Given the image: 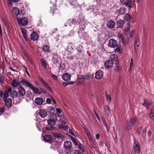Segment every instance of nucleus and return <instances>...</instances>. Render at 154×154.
<instances>
[{"instance_id":"f257e3e1","label":"nucleus","mask_w":154,"mask_h":154,"mask_svg":"<svg viewBox=\"0 0 154 154\" xmlns=\"http://www.w3.org/2000/svg\"><path fill=\"white\" fill-rule=\"evenodd\" d=\"M72 24H76L79 25V29L81 31H83L85 29V25H87L88 23L87 21L85 19V17L82 15H79L78 17H77L76 19H74L72 20L71 21L70 20H69L67 22V25L65 24V26H68V25L70 26H71Z\"/></svg>"},{"instance_id":"f03ea898","label":"nucleus","mask_w":154,"mask_h":154,"mask_svg":"<svg viewBox=\"0 0 154 154\" xmlns=\"http://www.w3.org/2000/svg\"><path fill=\"white\" fill-rule=\"evenodd\" d=\"M8 91L13 98V102L15 101L17 102L16 99L19 98L17 92L15 90H12V88L10 87L8 88Z\"/></svg>"},{"instance_id":"7ed1b4c3","label":"nucleus","mask_w":154,"mask_h":154,"mask_svg":"<svg viewBox=\"0 0 154 154\" xmlns=\"http://www.w3.org/2000/svg\"><path fill=\"white\" fill-rule=\"evenodd\" d=\"M17 20L18 24L23 26H26L28 24V20L26 17H22L21 18H17Z\"/></svg>"},{"instance_id":"20e7f679","label":"nucleus","mask_w":154,"mask_h":154,"mask_svg":"<svg viewBox=\"0 0 154 154\" xmlns=\"http://www.w3.org/2000/svg\"><path fill=\"white\" fill-rule=\"evenodd\" d=\"M133 147L135 152L139 153L140 152V143L137 141H134L133 145Z\"/></svg>"},{"instance_id":"39448f33","label":"nucleus","mask_w":154,"mask_h":154,"mask_svg":"<svg viewBox=\"0 0 154 154\" xmlns=\"http://www.w3.org/2000/svg\"><path fill=\"white\" fill-rule=\"evenodd\" d=\"M120 2L122 5L129 8L133 7L131 0H120Z\"/></svg>"},{"instance_id":"423d86ee","label":"nucleus","mask_w":154,"mask_h":154,"mask_svg":"<svg viewBox=\"0 0 154 154\" xmlns=\"http://www.w3.org/2000/svg\"><path fill=\"white\" fill-rule=\"evenodd\" d=\"M18 89L17 93L19 94V97L24 96L26 94V91L24 88L22 86H20Z\"/></svg>"},{"instance_id":"0eeeda50","label":"nucleus","mask_w":154,"mask_h":154,"mask_svg":"<svg viewBox=\"0 0 154 154\" xmlns=\"http://www.w3.org/2000/svg\"><path fill=\"white\" fill-rule=\"evenodd\" d=\"M79 36L81 39H84L86 41L89 38L88 35L85 32L79 33Z\"/></svg>"},{"instance_id":"6e6552de","label":"nucleus","mask_w":154,"mask_h":154,"mask_svg":"<svg viewBox=\"0 0 154 154\" xmlns=\"http://www.w3.org/2000/svg\"><path fill=\"white\" fill-rule=\"evenodd\" d=\"M21 81H18L16 79H14L11 83V86L14 88H16L18 86H21Z\"/></svg>"},{"instance_id":"1a4fd4ad","label":"nucleus","mask_w":154,"mask_h":154,"mask_svg":"<svg viewBox=\"0 0 154 154\" xmlns=\"http://www.w3.org/2000/svg\"><path fill=\"white\" fill-rule=\"evenodd\" d=\"M109 45L111 48H115L117 46V42L114 39H110L109 41Z\"/></svg>"},{"instance_id":"9d476101","label":"nucleus","mask_w":154,"mask_h":154,"mask_svg":"<svg viewBox=\"0 0 154 154\" xmlns=\"http://www.w3.org/2000/svg\"><path fill=\"white\" fill-rule=\"evenodd\" d=\"M21 83L23 85L25 86L26 87L30 88L31 87H32V85L25 79H22L21 81Z\"/></svg>"},{"instance_id":"9b49d317","label":"nucleus","mask_w":154,"mask_h":154,"mask_svg":"<svg viewBox=\"0 0 154 154\" xmlns=\"http://www.w3.org/2000/svg\"><path fill=\"white\" fill-rule=\"evenodd\" d=\"M113 65V63L111 60H106L105 63V66L106 68L109 69L112 68Z\"/></svg>"},{"instance_id":"f8f14e48","label":"nucleus","mask_w":154,"mask_h":154,"mask_svg":"<svg viewBox=\"0 0 154 154\" xmlns=\"http://www.w3.org/2000/svg\"><path fill=\"white\" fill-rule=\"evenodd\" d=\"M70 75L68 73H63L62 76V78L63 80L66 82L69 81L71 79Z\"/></svg>"},{"instance_id":"ddd939ff","label":"nucleus","mask_w":154,"mask_h":154,"mask_svg":"<svg viewBox=\"0 0 154 154\" xmlns=\"http://www.w3.org/2000/svg\"><path fill=\"white\" fill-rule=\"evenodd\" d=\"M103 76V72L100 70L97 72L95 74V77L97 79H100Z\"/></svg>"},{"instance_id":"4468645a","label":"nucleus","mask_w":154,"mask_h":154,"mask_svg":"<svg viewBox=\"0 0 154 154\" xmlns=\"http://www.w3.org/2000/svg\"><path fill=\"white\" fill-rule=\"evenodd\" d=\"M53 62L56 65L60 64L59 61L60 60V58L57 55H54L53 57Z\"/></svg>"},{"instance_id":"2eb2a0df","label":"nucleus","mask_w":154,"mask_h":154,"mask_svg":"<svg viewBox=\"0 0 154 154\" xmlns=\"http://www.w3.org/2000/svg\"><path fill=\"white\" fill-rule=\"evenodd\" d=\"M152 104V102L147 99H145L143 105L146 107H148Z\"/></svg>"},{"instance_id":"dca6fc26","label":"nucleus","mask_w":154,"mask_h":154,"mask_svg":"<svg viewBox=\"0 0 154 154\" xmlns=\"http://www.w3.org/2000/svg\"><path fill=\"white\" fill-rule=\"evenodd\" d=\"M64 146L66 149H70L72 148V144L69 141H66L65 142Z\"/></svg>"},{"instance_id":"f3484780","label":"nucleus","mask_w":154,"mask_h":154,"mask_svg":"<svg viewBox=\"0 0 154 154\" xmlns=\"http://www.w3.org/2000/svg\"><path fill=\"white\" fill-rule=\"evenodd\" d=\"M38 35L37 33L35 32H33L30 35L31 39L33 41L36 40L38 38Z\"/></svg>"},{"instance_id":"a211bd4d","label":"nucleus","mask_w":154,"mask_h":154,"mask_svg":"<svg viewBox=\"0 0 154 154\" xmlns=\"http://www.w3.org/2000/svg\"><path fill=\"white\" fill-rule=\"evenodd\" d=\"M5 104L8 107H9L12 104V100L9 98L4 100Z\"/></svg>"},{"instance_id":"6ab92c4d","label":"nucleus","mask_w":154,"mask_h":154,"mask_svg":"<svg viewBox=\"0 0 154 154\" xmlns=\"http://www.w3.org/2000/svg\"><path fill=\"white\" fill-rule=\"evenodd\" d=\"M115 25V22L114 21L110 20L107 22V26L110 29L113 28Z\"/></svg>"},{"instance_id":"aec40b11","label":"nucleus","mask_w":154,"mask_h":154,"mask_svg":"<svg viewBox=\"0 0 154 154\" xmlns=\"http://www.w3.org/2000/svg\"><path fill=\"white\" fill-rule=\"evenodd\" d=\"M12 13L14 15L16 16L21 15V13H20L19 9L16 7L13 8L12 10Z\"/></svg>"},{"instance_id":"412c9836","label":"nucleus","mask_w":154,"mask_h":154,"mask_svg":"<svg viewBox=\"0 0 154 154\" xmlns=\"http://www.w3.org/2000/svg\"><path fill=\"white\" fill-rule=\"evenodd\" d=\"M104 111L106 115L109 116L111 113L110 109L108 106L105 105L104 106Z\"/></svg>"},{"instance_id":"4be33fe9","label":"nucleus","mask_w":154,"mask_h":154,"mask_svg":"<svg viewBox=\"0 0 154 154\" xmlns=\"http://www.w3.org/2000/svg\"><path fill=\"white\" fill-rule=\"evenodd\" d=\"M35 102L37 104L40 105L43 103V100L42 98L37 97L35 99Z\"/></svg>"},{"instance_id":"5701e85b","label":"nucleus","mask_w":154,"mask_h":154,"mask_svg":"<svg viewBox=\"0 0 154 154\" xmlns=\"http://www.w3.org/2000/svg\"><path fill=\"white\" fill-rule=\"evenodd\" d=\"M39 116L42 117L44 118L47 115L46 112L44 109H41L39 110Z\"/></svg>"},{"instance_id":"b1692460","label":"nucleus","mask_w":154,"mask_h":154,"mask_svg":"<svg viewBox=\"0 0 154 154\" xmlns=\"http://www.w3.org/2000/svg\"><path fill=\"white\" fill-rule=\"evenodd\" d=\"M21 31L24 38L26 41L28 39V38L27 36V34L26 30L24 28H22Z\"/></svg>"},{"instance_id":"393cba45","label":"nucleus","mask_w":154,"mask_h":154,"mask_svg":"<svg viewBox=\"0 0 154 154\" xmlns=\"http://www.w3.org/2000/svg\"><path fill=\"white\" fill-rule=\"evenodd\" d=\"M32 86V87H31L30 89L32 90L33 92L35 94H40V92L39 89L38 88H34L33 85Z\"/></svg>"},{"instance_id":"a878e982","label":"nucleus","mask_w":154,"mask_h":154,"mask_svg":"<svg viewBox=\"0 0 154 154\" xmlns=\"http://www.w3.org/2000/svg\"><path fill=\"white\" fill-rule=\"evenodd\" d=\"M118 56L117 55L113 54L110 56V59L112 61H119V60H118Z\"/></svg>"},{"instance_id":"bb28decb","label":"nucleus","mask_w":154,"mask_h":154,"mask_svg":"<svg viewBox=\"0 0 154 154\" xmlns=\"http://www.w3.org/2000/svg\"><path fill=\"white\" fill-rule=\"evenodd\" d=\"M133 125L129 122L128 121L126 125L125 129L127 131H128L130 130L131 128V127Z\"/></svg>"},{"instance_id":"cd10ccee","label":"nucleus","mask_w":154,"mask_h":154,"mask_svg":"<svg viewBox=\"0 0 154 154\" xmlns=\"http://www.w3.org/2000/svg\"><path fill=\"white\" fill-rule=\"evenodd\" d=\"M126 10L125 8L122 7L118 10V12L119 14H123L125 13Z\"/></svg>"},{"instance_id":"c85d7f7f","label":"nucleus","mask_w":154,"mask_h":154,"mask_svg":"<svg viewBox=\"0 0 154 154\" xmlns=\"http://www.w3.org/2000/svg\"><path fill=\"white\" fill-rule=\"evenodd\" d=\"M140 41L139 38L138 37H136L135 38L134 43V47L135 48L139 47L140 44Z\"/></svg>"},{"instance_id":"c756f323","label":"nucleus","mask_w":154,"mask_h":154,"mask_svg":"<svg viewBox=\"0 0 154 154\" xmlns=\"http://www.w3.org/2000/svg\"><path fill=\"white\" fill-rule=\"evenodd\" d=\"M124 21L122 20H119L117 21V24L118 27L121 28L122 27L124 24Z\"/></svg>"},{"instance_id":"7c9ffc66","label":"nucleus","mask_w":154,"mask_h":154,"mask_svg":"<svg viewBox=\"0 0 154 154\" xmlns=\"http://www.w3.org/2000/svg\"><path fill=\"white\" fill-rule=\"evenodd\" d=\"M138 118L137 117H133L129 121L133 125L134 124L138 121Z\"/></svg>"},{"instance_id":"2f4dec72","label":"nucleus","mask_w":154,"mask_h":154,"mask_svg":"<svg viewBox=\"0 0 154 154\" xmlns=\"http://www.w3.org/2000/svg\"><path fill=\"white\" fill-rule=\"evenodd\" d=\"M149 112L150 116L152 118L153 121L154 120V110L152 109H149Z\"/></svg>"},{"instance_id":"473e14b6","label":"nucleus","mask_w":154,"mask_h":154,"mask_svg":"<svg viewBox=\"0 0 154 154\" xmlns=\"http://www.w3.org/2000/svg\"><path fill=\"white\" fill-rule=\"evenodd\" d=\"M44 140L46 142H49L51 140V136L48 135H45L43 137Z\"/></svg>"},{"instance_id":"72a5a7b5","label":"nucleus","mask_w":154,"mask_h":154,"mask_svg":"<svg viewBox=\"0 0 154 154\" xmlns=\"http://www.w3.org/2000/svg\"><path fill=\"white\" fill-rule=\"evenodd\" d=\"M47 122L49 125L53 126L55 124V121L54 119L48 120Z\"/></svg>"},{"instance_id":"f704fd0d","label":"nucleus","mask_w":154,"mask_h":154,"mask_svg":"<svg viewBox=\"0 0 154 154\" xmlns=\"http://www.w3.org/2000/svg\"><path fill=\"white\" fill-rule=\"evenodd\" d=\"M115 51L116 52L119 53H122V48L121 46H118L116 49H115Z\"/></svg>"},{"instance_id":"c9c22d12","label":"nucleus","mask_w":154,"mask_h":154,"mask_svg":"<svg viewBox=\"0 0 154 154\" xmlns=\"http://www.w3.org/2000/svg\"><path fill=\"white\" fill-rule=\"evenodd\" d=\"M119 63V61H117L116 63V67L115 69V70L116 71H117L118 72H119L122 70V68L121 66H119L118 64Z\"/></svg>"},{"instance_id":"e433bc0d","label":"nucleus","mask_w":154,"mask_h":154,"mask_svg":"<svg viewBox=\"0 0 154 154\" xmlns=\"http://www.w3.org/2000/svg\"><path fill=\"white\" fill-rule=\"evenodd\" d=\"M8 92V89L7 90L4 91V96L3 97V98L4 100H5L7 99V98L9 96Z\"/></svg>"},{"instance_id":"4c0bfd02","label":"nucleus","mask_w":154,"mask_h":154,"mask_svg":"<svg viewBox=\"0 0 154 154\" xmlns=\"http://www.w3.org/2000/svg\"><path fill=\"white\" fill-rule=\"evenodd\" d=\"M118 37L119 39L120 40H121L123 44L125 45V42L124 41L122 35L121 33H119L118 35Z\"/></svg>"},{"instance_id":"58836bf2","label":"nucleus","mask_w":154,"mask_h":154,"mask_svg":"<svg viewBox=\"0 0 154 154\" xmlns=\"http://www.w3.org/2000/svg\"><path fill=\"white\" fill-rule=\"evenodd\" d=\"M41 62L44 69H46L47 68V63L46 62L45 60L44 59L42 58L41 59Z\"/></svg>"},{"instance_id":"ea45409f","label":"nucleus","mask_w":154,"mask_h":154,"mask_svg":"<svg viewBox=\"0 0 154 154\" xmlns=\"http://www.w3.org/2000/svg\"><path fill=\"white\" fill-rule=\"evenodd\" d=\"M43 51L45 52H50V51L49 49V47L46 45H44L43 47Z\"/></svg>"},{"instance_id":"a19ab883","label":"nucleus","mask_w":154,"mask_h":154,"mask_svg":"<svg viewBox=\"0 0 154 154\" xmlns=\"http://www.w3.org/2000/svg\"><path fill=\"white\" fill-rule=\"evenodd\" d=\"M48 112L52 114L55 112L54 108L52 107H49L48 109Z\"/></svg>"},{"instance_id":"79ce46f5","label":"nucleus","mask_w":154,"mask_h":154,"mask_svg":"<svg viewBox=\"0 0 154 154\" xmlns=\"http://www.w3.org/2000/svg\"><path fill=\"white\" fill-rule=\"evenodd\" d=\"M53 135L54 137L58 138H62L63 137V135L59 133H54Z\"/></svg>"},{"instance_id":"37998d69","label":"nucleus","mask_w":154,"mask_h":154,"mask_svg":"<svg viewBox=\"0 0 154 154\" xmlns=\"http://www.w3.org/2000/svg\"><path fill=\"white\" fill-rule=\"evenodd\" d=\"M124 19L127 21H130L131 20V16L129 14H126L124 16Z\"/></svg>"},{"instance_id":"c03bdc74","label":"nucleus","mask_w":154,"mask_h":154,"mask_svg":"<svg viewBox=\"0 0 154 154\" xmlns=\"http://www.w3.org/2000/svg\"><path fill=\"white\" fill-rule=\"evenodd\" d=\"M146 128L145 127L143 130V133L142 134V137L145 139L146 136Z\"/></svg>"},{"instance_id":"a18cd8bd","label":"nucleus","mask_w":154,"mask_h":154,"mask_svg":"<svg viewBox=\"0 0 154 154\" xmlns=\"http://www.w3.org/2000/svg\"><path fill=\"white\" fill-rule=\"evenodd\" d=\"M67 1L69 2L70 5H76V0H72V1L71 0H67Z\"/></svg>"},{"instance_id":"49530a36","label":"nucleus","mask_w":154,"mask_h":154,"mask_svg":"<svg viewBox=\"0 0 154 154\" xmlns=\"http://www.w3.org/2000/svg\"><path fill=\"white\" fill-rule=\"evenodd\" d=\"M91 77V75H88L86 76H82V78L81 79H88Z\"/></svg>"},{"instance_id":"de8ad7c7","label":"nucleus","mask_w":154,"mask_h":154,"mask_svg":"<svg viewBox=\"0 0 154 154\" xmlns=\"http://www.w3.org/2000/svg\"><path fill=\"white\" fill-rule=\"evenodd\" d=\"M32 95V94L31 91H28L27 92L26 96L27 97H30Z\"/></svg>"},{"instance_id":"09e8293b","label":"nucleus","mask_w":154,"mask_h":154,"mask_svg":"<svg viewBox=\"0 0 154 154\" xmlns=\"http://www.w3.org/2000/svg\"><path fill=\"white\" fill-rule=\"evenodd\" d=\"M88 137V139L89 140V141H90V142H91V144L92 145L94 144V142L91 136L90 137Z\"/></svg>"},{"instance_id":"8fccbe9b","label":"nucleus","mask_w":154,"mask_h":154,"mask_svg":"<svg viewBox=\"0 0 154 154\" xmlns=\"http://www.w3.org/2000/svg\"><path fill=\"white\" fill-rule=\"evenodd\" d=\"M56 10V9L55 7V5L54 4H53L52 7H51V11L52 13H53Z\"/></svg>"},{"instance_id":"3c124183","label":"nucleus","mask_w":154,"mask_h":154,"mask_svg":"<svg viewBox=\"0 0 154 154\" xmlns=\"http://www.w3.org/2000/svg\"><path fill=\"white\" fill-rule=\"evenodd\" d=\"M38 79L39 81L41 82V83L43 85H44L46 83L45 81L43 79L39 77Z\"/></svg>"},{"instance_id":"603ef678","label":"nucleus","mask_w":154,"mask_h":154,"mask_svg":"<svg viewBox=\"0 0 154 154\" xmlns=\"http://www.w3.org/2000/svg\"><path fill=\"white\" fill-rule=\"evenodd\" d=\"M106 99L107 100L110 101L111 100V98L110 97H109V95L107 94L106 93Z\"/></svg>"},{"instance_id":"864d4df0","label":"nucleus","mask_w":154,"mask_h":154,"mask_svg":"<svg viewBox=\"0 0 154 154\" xmlns=\"http://www.w3.org/2000/svg\"><path fill=\"white\" fill-rule=\"evenodd\" d=\"M102 120L104 124L105 125L106 127V128H107V125L106 124V122L105 121V118L103 117H102Z\"/></svg>"},{"instance_id":"5fc2aeb1","label":"nucleus","mask_w":154,"mask_h":154,"mask_svg":"<svg viewBox=\"0 0 154 154\" xmlns=\"http://www.w3.org/2000/svg\"><path fill=\"white\" fill-rule=\"evenodd\" d=\"M5 109L4 108H2L0 109V114L1 115L5 111Z\"/></svg>"},{"instance_id":"6e6d98bb","label":"nucleus","mask_w":154,"mask_h":154,"mask_svg":"<svg viewBox=\"0 0 154 154\" xmlns=\"http://www.w3.org/2000/svg\"><path fill=\"white\" fill-rule=\"evenodd\" d=\"M40 91V94L41 93H44L45 94L46 93V91L44 89H43L42 88H40V91Z\"/></svg>"},{"instance_id":"4d7b16f0","label":"nucleus","mask_w":154,"mask_h":154,"mask_svg":"<svg viewBox=\"0 0 154 154\" xmlns=\"http://www.w3.org/2000/svg\"><path fill=\"white\" fill-rule=\"evenodd\" d=\"M142 127L141 126L140 127V128H138L137 131V133L139 134H140L141 131L142 129Z\"/></svg>"},{"instance_id":"13d9d810","label":"nucleus","mask_w":154,"mask_h":154,"mask_svg":"<svg viewBox=\"0 0 154 154\" xmlns=\"http://www.w3.org/2000/svg\"><path fill=\"white\" fill-rule=\"evenodd\" d=\"M22 50L23 51V53L25 56L27 58L29 57L28 54H27L25 50L24 49H22Z\"/></svg>"},{"instance_id":"bf43d9fd","label":"nucleus","mask_w":154,"mask_h":154,"mask_svg":"<svg viewBox=\"0 0 154 154\" xmlns=\"http://www.w3.org/2000/svg\"><path fill=\"white\" fill-rule=\"evenodd\" d=\"M8 4L9 6H12L13 5V2L11 0H8Z\"/></svg>"},{"instance_id":"052dcab7","label":"nucleus","mask_w":154,"mask_h":154,"mask_svg":"<svg viewBox=\"0 0 154 154\" xmlns=\"http://www.w3.org/2000/svg\"><path fill=\"white\" fill-rule=\"evenodd\" d=\"M74 154H81V153L80 151L76 150L74 152Z\"/></svg>"},{"instance_id":"680f3d73","label":"nucleus","mask_w":154,"mask_h":154,"mask_svg":"<svg viewBox=\"0 0 154 154\" xmlns=\"http://www.w3.org/2000/svg\"><path fill=\"white\" fill-rule=\"evenodd\" d=\"M56 111L57 112L60 113H61L62 111L61 109L60 108H57L56 109Z\"/></svg>"},{"instance_id":"e2e57ef3","label":"nucleus","mask_w":154,"mask_h":154,"mask_svg":"<svg viewBox=\"0 0 154 154\" xmlns=\"http://www.w3.org/2000/svg\"><path fill=\"white\" fill-rule=\"evenodd\" d=\"M73 143L75 145H78V143H77V142L76 141V140L75 139L74 140H72Z\"/></svg>"},{"instance_id":"0e129e2a","label":"nucleus","mask_w":154,"mask_h":154,"mask_svg":"<svg viewBox=\"0 0 154 154\" xmlns=\"http://www.w3.org/2000/svg\"><path fill=\"white\" fill-rule=\"evenodd\" d=\"M51 101V100L49 98H47L46 99V102L48 103H50Z\"/></svg>"},{"instance_id":"69168bd1","label":"nucleus","mask_w":154,"mask_h":154,"mask_svg":"<svg viewBox=\"0 0 154 154\" xmlns=\"http://www.w3.org/2000/svg\"><path fill=\"white\" fill-rule=\"evenodd\" d=\"M51 76L55 80H57V77L54 74H52Z\"/></svg>"},{"instance_id":"338daca9","label":"nucleus","mask_w":154,"mask_h":154,"mask_svg":"<svg viewBox=\"0 0 154 154\" xmlns=\"http://www.w3.org/2000/svg\"><path fill=\"white\" fill-rule=\"evenodd\" d=\"M74 32L73 30H71L69 32V36H71L74 33Z\"/></svg>"},{"instance_id":"774afa93","label":"nucleus","mask_w":154,"mask_h":154,"mask_svg":"<svg viewBox=\"0 0 154 154\" xmlns=\"http://www.w3.org/2000/svg\"><path fill=\"white\" fill-rule=\"evenodd\" d=\"M100 135L99 134H97L96 135V138L97 140L98 139L100 138Z\"/></svg>"}]
</instances>
